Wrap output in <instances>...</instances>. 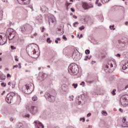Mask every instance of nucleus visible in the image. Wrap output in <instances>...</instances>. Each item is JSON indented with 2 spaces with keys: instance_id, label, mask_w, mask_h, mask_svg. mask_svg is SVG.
Returning <instances> with one entry per match:
<instances>
[{
  "instance_id": "obj_1",
  "label": "nucleus",
  "mask_w": 128,
  "mask_h": 128,
  "mask_svg": "<svg viewBox=\"0 0 128 128\" xmlns=\"http://www.w3.org/2000/svg\"><path fill=\"white\" fill-rule=\"evenodd\" d=\"M68 72L70 74L74 76L78 72V65L74 63L71 64L68 68Z\"/></svg>"
},
{
  "instance_id": "obj_2",
  "label": "nucleus",
  "mask_w": 128,
  "mask_h": 128,
  "mask_svg": "<svg viewBox=\"0 0 128 128\" xmlns=\"http://www.w3.org/2000/svg\"><path fill=\"white\" fill-rule=\"evenodd\" d=\"M33 88L34 86H32V85L28 84L22 86V90L26 94H32Z\"/></svg>"
},
{
  "instance_id": "obj_3",
  "label": "nucleus",
  "mask_w": 128,
  "mask_h": 128,
  "mask_svg": "<svg viewBox=\"0 0 128 128\" xmlns=\"http://www.w3.org/2000/svg\"><path fill=\"white\" fill-rule=\"evenodd\" d=\"M16 31L14 30L12 28H8V30L6 32V34L8 36V40H13L16 34Z\"/></svg>"
},
{
  "instance_id": "obj_4",
  "label": "nucleus",
  "mask_w": 128,
  "mask_h": 128,
  "mask_svg": "<svg viewBox=\"0 0 128 128\" xmlns=\"http://www.w3.org/2000/svg\"><path fill=\"white\" fill-rule=\"evenodd\" d=\"M44 96L48 102H54L56 100V96L54 94H50L48 92H46Z\"/></svg>"
},
{
  "instance_id": "obj_5",
  "label": "nucleus",
  "mask_w": 128,
  "mask_h": 128,
  "mask_svg": "<svg viewBox=\"0 0 128 128\" xmlns=\"http://www.w3.org/2000/svg\"><path fill=\"white\" fill-rule=\"evenodd\" d=\"M8 37L4 33H0V46H4L6 44Z\"/></svg>"
},
{
  "instance_id": "obj_6",
  "label": "nucleus",
  "mask_w": 128,
  "mask_h": 128,
  "mask_svg": "<svg viewBox=\"0 0 128 128\" xmlns=\"http://www.w3.org/2000/svg\"><path fill=\"white\" fill-rule=\"evenodd\" d=\"M120 104L122 106H127L128 104V100L126 96L124 95L120 98Z\"/></svg>"
},
{
  "instance_id": "obj_7",
  "label": "nucleus",
  "mask_w": 128,
  "mask_h": 128,
  "mask_svg": "<svg viewBox=\"0 0 128 128\" xmlns=\"http://www.w3.org/2000/svg\"><path fill=\"white\" fill-rule=\"evenodd\" d=\"M26 110H29L32 114H36L38 112V108L36 106H31L30 108L27 106Z\"/></svg>"
},
{
  "instance_id": "obj_8",
  "label": "nucleus",
  "mask_w": 128,
  "mask_h": 128,
  "mask_svg": "<svg viewBox=\"0 0 128 128\" xmlns=\"http://www.w3.org/2000/svg\"><path fill=\"white\" fill-rule=\"evenodd\" d=\"M72 56L73 58V59L76 62L80 60V58H82V54H80V52H78V51H77V52L76 51H74L73 52Z\"/></svg>"
},
{
  "instance_id": "obj_9",
  "label": "nucleus",
  "mask_w": 128,
  "mask_h": 128,
  "mask_svg": "<svg viewBox=\"0 0 128 128\" xmlns=\"http://www.w3.org/2000/svg\"><path fill=\"white\" fill-rule=\"evenodd\" d=\"M14 96H16L14 93L8 94L6 98V102H8V104H10L12 102V98Z\"/></svg>"
},
{
  "instance_id": "obj_10",
  "label": "nucleus",
  "mask_w": 128,
  "mask_h": 128,
  "mask_svg": "<svg viewBox=\"0 0 128 128\" xmlns=\"http://www.w3.org/2000/svg\"><path fill=\"white\" fill-rule=\"evenodd\" d=\"M48 20L49 22V24H50V22L52 24L54 22H56V18L54 16H52L50 14H48Z\"/></svg>"
},
{
  "instance_id": "obj_11",
  "label": "nucleus",
  "mask_w": 128,
  "mask_h": 128,
  "mask_svg": "<svg viewBox=\"0 0 128 128\" xmlns=\"http://www.w3.org/2000/svg\"><path fill=\"white\" fill-rule=\"evenodd\" d=\"M34 122L35 124V128H44V125L40 121H35Z\"/></svg>"
},
{
  "instance_id": "obj_12",
  "label": "nucleus",
  "mask_w": 128,
  "mask_h": 128,
  "mask_svg": "<svg viewBox=\"0 0 128 128\" xmlns=\"http://www.w3.org/2000/svg\"><path fill=\"white\" fill-rule=\"evenodd\" d=\"M127 48V46L126 44H120V46L118 48V50L120 52H123V50H126Z\"/></svg>"
},
{
  "instance_id": "obj_13",
  "label": "nucleus",
  "mask_w": 128,
  "mask_h": 128,
  "mask_svg": "<svg viewBox=\"0 0 128 128\" xmlns=\"http://www.w3.org/2000/svg\"><path fill=\"white\" fill-rule=\"evenodd\" d=\"M17 1L20 4H29L30 2V0H17Z\"/></svg>"
},
{
  "instance_id": "obj_14",
  "label": "nucleus",
  "mask_w": 128,
  "mask_h": 128,
  "mask_svg": "<svg viewBox=\"0 0 128 128\" xmlns=\"http://www.w3.org/2000/svg\"><path fill=\"white\" fill-rule=\"evenodd\" d=\"M30 54L32 56V58H36V56H34V54H36V49L31 48V50L30 51Z\"/></svg>"
},
{
  "instance_id": "obj_15",
  "label": "nucleus",
  "mask_w": 128,
  "mask_h": 128,
  "mask_svg": "<svg viewBox=\"0 0 128 128\" xmlns=\"http://www.w3.org/2000/svg\"><path fill=\"white\" fill-rule=\"evenodd\" d=\"M46 78H48V74L46 73H43L42 74V76L39 77L38 80H40V82H42V80H44Z\"/></svg>"
},
{
  "instance_id": "obj_16",
  "label": "nucleus",
  "mask_w": 128,
  "mask_h": 128,
  "mask_svg": "<svg viewBox=\"0 0 128 128\" xmlns=\"http://www.w3.org/2000/svg\"><path fill=\"white\" fill-rule=\"evenodd\" d=\"M122 122H123L122 124V128H128V122H126V117L123 118Z\"/></svg>"
},
{
  "instance_id": "obj_17",
  "label": "nucleus",
  "mask_w": 128,
  "mask_h": 128,
  "mask_svg": "<svg viewBox=\"0 0 128 128\" xmlns=\"http://www.w3.org/2000/svg\"><path fill=\"white\" fill-rule=\"evenodd\" d=\"M36 20L38 22L39 24H42V14H39L36 17Z\"/></svg>"
},
{
  "instance_id": "obj_18",
  "label": "nucleus",
  "mask_w": 128,
  "mask_h": 128,
  "mask_svg": "<svg viewBox=\"0 0 128 128\" xmlns=\"http://www.w3.org/2000/svg\"><path fill=\"white\" fill-rule=\"evenodd\" d=\"M62 90L66 92H68V87L66 84H63L62 86Z\"/></svg>"
},
{
  "instance_id": "obj_19",
  "label": "nucleus",
  "mask_w": 128,
  "mask_h": 128,
  "mask_svg": "<svg viewBox=\"0 0 128 128\" xmlns=\"http://www.w3.org/2000/svg\"><path fill=\"white\" fill-rule=\"evenodd\" d=\"M40 10H42V12H48V8H47L46 6H42L40 8Z\"/></svg>"
},
{
  "instance_id": "obj_20",
  "label": "nucleus",
  "mask_w": 128,
  "mask_h": 128,
  "mask_svg": "<svg viewBox=\"0 0 128 128\" xmlns=\"http://www.w3.org/2000/svg\"><path fill=\"white\" fill-rule=\"evenodd\" d=\"M26 30H28V28L26 25L21 26L20 28V30L22 32H24Z\"/></svg>"
},
{
  "instance_id": "obj_21",
  "label": "nucleus",
  "mask_w": 128,
  "mask_h": 128,
  "mask_svg": "<svg viewBox=\"0 0 128 128\" xmlns=\"http://www.w3.org/2000/svg\"><path fill=\"white\" fill-rule=\"evenodd\" d=\"M82 8H84V10H88V8H90L88 4V3H86V2H83Z\"/></svg>"
},
{
  "instance_id": "obj_22",
  "label": "nucleus",
  "mask_w": 128,
  "mask_h": 128,
  "mask_svg": "<svg viewBox=\"0 0 128 128\" xmlns=\"http://www.w3.org/2000/svg\"><path fill=\"white\" fill-rule=\"evenodd\" d=\"M32 100H33V102H36V100H38V96H34L32 97Z\"/></svg>"
},
{
  "instance_id": "obj_23",
  "label": "nucleus",
  "mask_w": 128,
  "mask_h": 128,
  "mask_svg": "<svg viewBox=\"0 0 128 128\" xmlns=\"http://www.w3.org/2000/svg\"><path fill=\"white\" fill-rule=\"evenodd\" d=\"M18 128H24V124H22V123L18 124Z\"/></svg>"
},
{
  "instance_id": "obj_24",
  "label": "nucleus",
  "mask_w": 128,
  "mask_h": 128,
  "mask_svg": "<svg viewBox=\"0 0 128 128\" xmlns=\"http://www.w3.org/2000/svg\"><path fill=\"white\" fill-rule=\"evenodd\" d=\"M0 79L2 80H6L5 75L4 74H1L0 76Z\"/></svg>"
},
{
  "instance_id": "obj_25",
  "label": "nucleus",
  "mask_w": 128,
  "mask_h": 128,
  "mask_svg": "<svg viewBox=\"0 0 128 128\" xmlns=\"http://www.w3.org/2000/svg\"><path fill=\"white\" fill-rule=\"evenodd\" d=\"M78 26V22H76L73 24V26H74V28H76Z\"/></svg>"
},
{
  "instance_id": "obj_26",
  "label": "nucleus",
  "mask_w": 128,
  "mask_h": 128,
  "mask_svg": "<svg viewBox=\"0 0 128 128\" xmlns=\"http://www.w3.org/2000/svg\"><path fill=\"white\" fill-rule=\"evenodd\" d=\"M46 42L48 44H52V40H50V38H47Z\"/></svg>"
},
{
  "instance_id": "obj_27",
  "label": "nucleus",
  "mask_w": 128,
  "mask_h": 128,
  "mask_svg": "<svg viewBox=\"0 0 128 128\" xmlns=\"http://www.w3.org/2000/svg\"><path fill=\"white\" fill-rule=\"evenodd\" d=\"M110 30H116V28H114V25L110 26Z\"/></svg>"
},
{
  "instance_id": "obj_28",
  "label": "nucleus",
  "mask_w": 128,
  "mask_h": 128,
  "mask_svg": "<svg viewBox=\"0 0 128 128\" xmlns=\"http://www.w3.org/2000/svg\"><path fill=\"white\" fill-rule=\"evenodd\" d=\"M65 4L66 6V8H68V6H70V4H72V3H70L66 1Z\"/></svg>"
},
{
  "instance_id": "obj_29",
  "label": "nucleus",
  "mask_w": 128,
  "mask_h": 128,
  "mask_svg": "<svg viewBox=\"0 0 128 128\" xmlns=\"http://www.w3.org/2000/svg\"><path fill=\"white\" fill-rule=\"evenodd\" d=\"M116 90L114 89L113 90L112 92V96H116Z\"/></svg>"
},
{
  "instance_id": "obj_30",
  "label": "nucleus",
  "mask_w": 128,
  "mask_h": 128,
  "mask_svg": "<svg viewBox=\"0 0 128 128\" xmlns=\"http://www.w3.org/2000/svg\"><path fill=\"white\" fill-rule=\"evenodd\" d=\"M102 114H103V116H108V113L104 110H103Z\"/></svg>"
},
{
  "instance_id": "obj_31",
  "label": "nucleus",
  "mask_w": 128,
  "mask_h": 128,
  "mask_svg": "<svg viewBox=\"0 0 128 128\" xmlns=\"http://www.w3.org/2000/svg\"><path fill=\"white\" fill-rule=\"evenodd\" d=\"M102 2L103 4H106V2H110V0H100Z\"/></svg>"
},
{
  "instance_id": "obj_32",
  "label": "nucleus",
  "mask_w": 128,
  "mask_h": 128,
  "mask_svg": "<svg viewBox=\"0 0 128 128\" xmlns=\"http://www.w3.org/2000/svg\"><path fill=\"white\" fill-rule=\"evenodd\" d=\"M2 86H3V88H6V84L5 82H2L1 83Z\"/></svg>"
},
{
  "instance_id": "obj_33",
  "label": "nucleus",
  "mask_w": 128,
  "mask_h": 128,
  "mask_svg": "<svg viewBox=\"0 0 128 128\" xmlns=\"http://www.w3.org/2000/svg\"><path fill=\"white\" fill-rule=\"evenodd\" d=\"M72 86H74V88H78V84H73Z\"/></svg>"
},
{
  "instance_id": "obj_34",
  "label": "nucleus",
  "mask_w": 128,
  "mask_h": 128,
  "mask_svg": "<svg viewBox=\"0 0 128 128\" xmlns=\"http://www.w3.org/2000/svg\"><path fill=\"white\" fill-rule=\"evenodd\" d=\"M80 85L82 86H86V83L83 81L80 84Z\"/></svg>"
},
{
  "instance_id": "obj_35",
  "label": "nucleus",
  "mask_w": 128,
  "mask_h": 128,
  "mask_svg": "<svg viewBox=\"0 0 128 128\" xmlns=\"http://www.w3.org/2000/svg\"><path fill=\"white\" fill-rule=\"evenodd\" d=\"M84 28H85V27H84V26H82L81 27H80V28H79V30H84Z\"/></svg>"
},
{
  "instance_id": "obj_36",
  "label": "nucleus",
  "mask_w": 128,
  "mask_h": 128,
  "mask_svg": "<svg viewBox=\"0 0 128 128\" xmlns=\"http://www.w3.org/2000/svg\"><path fill=\"white\" fill-rule=\"evenodd\" d=\"M90 50H86V51H85V54H90Z\"/></svg>"
},
{
  "instance_id": "obj_37",
  "label": "nucleus",
  "mask_w": 128,
  "mask_h": 128,
  "mask_svg": "<svg viewBox=\"0 0 128 128\" xmlns=\"http://www.w3.org/2000/svg\"><path fill=\"white\" fill-rule=\"evenodd\" d=\"M16 86V82H12V88H14Z\"/></svg>"
},
{
  "instance_id": "obj_38",
  "label": "nucleus",
  "mask_w": 128,
  "mask_h": 128,
  "mask_svg": "<svg viewBox=\"0 0 128 128\" xmlns=\"http://www.w3.org/2000/svg\"><path fill=\"white\" fill-rule=\"evenodd\" d=\"M38 36V33L36 32L34 34H33L32 36H31V38H34V36Z\"/></svg>"
},
{
  "instance_id": "obj_39",
  "label": "nucleus",
  "mask_w": 128,
  "mask_h": 128,
  "mask_svg": "<svg viewBox=\"0 0 128 128\" xmlns=\"http://www.w3.org/2000/svg\"><path fill=\"white\" fill-rule=\"evenodd\" d=\"M80 121L82 120V122H86V118H80Z\"/></svg>"
},
{
  "instance_id": "obj_40",
  "label": "nucleus",
  "mask_w": 128,
  "mask_h": 128,
  "mask_svg": "<svg viewBox=\"0 0 128 128\" xmlns=\"http://www.w3.org/2000/svg\"><path fill=\"white\" fill-rule=\"evenodd\" d=\"M108 65H106L104 66V70H105V72H106V69L108 68Z\"/></svg>"
},
{
  "instance_id": "obj_41",
  "label": "nucleus",
  "mask_w": 128,
  "mask_h": 128,
  "mask_svg": "<svg viewBox=\"0 0 128 128\" xmlns=\"http://www.w3.org/2000/svg\"><path fill=\"white\" fill-rule=\"evenodd\" d=\"M62 38L63 40H68V38H66V36L64 35H63Z\"/></svg>"
},
{
  "instance_id": "obj_42",
  "label": "nucleus",
  "mask_w": 128,
  "mask_h": 128,
  "mask_svg": "<svg viewBox=\"0 0 128 128\" xmlns=\"http://www.w3.org/2000/svg\"><path fill=\"white\" fill-rule=\"evenodd\" d=\"M10 48H11V50H16V47H14V46H11Z\"/></svg>"
},
{
  "instance_id": "obj_43",
  "label": "nucleus",
  "mask_w": 128,
  "mask_h": 128,
  "mask_svg": "<svg viewBox=\"0 0 128 128\" xmlns=\"http://www.w3.org/2000/svg\"><path fill=\"white\" fill-rule=\"evenodd\" d=\"M30 114H26L24 115V118H30Z\"/></svg>"
},
{
  "instance_id": "obj_44",
  "label": "nucleus",
  "mask_w": 128,
  "mask_h": 128,
  "mask_svg": "<svg viewBox=\"0 0 128 128\" xmlns=\"http://www.w3.org/2000/svg\"><path fill=\"white\" fill-rule=\"evenodd\" d=\"M69 98L70 100H74V96L72 95L71 96H70Z\"/></svg>"
},
{
  "instance_id": "obj_45",
  "label": "nucleus",
  "mask_w": 128,
  "mask_h": 128,
  "mask_svg": "<svg viewBox=\"0 0 128 128\" xmlns=\"http://www.w3.org/2000/svg\"><path fill=\"white\" fill-rule=\"evenodd\" d=\"M18 68V65H15V66H13V70L14 69V68Z\"/></svg>"
},
{
  "instance_id": "obj_46",
  "label": "nucleus",
  "mask_w": 128,
  "mask_h": 128,
  "mask_svg": "<svg viewBox=\"0 0 128 128\" xmlns=\"http://www.w3.org/2000/svg\"><path fill=\"white\" fill-rule=\"evenodd\" d=\"M116 56L117 58H120V54H116Z\"/></svg>"
},
{
  "instance_id": "obj_47",
  "label": "nucleus",
  "mask_w": 128,
  "mask_h": 128,
  "mask_svg": "<svg viewBox=\"0 0 128 128\" xmlns=\"http://www.w3.org/2000/svg\"><path fill=\"white\" fill-rule=\"evenodd\" d=\"M90 116H92V114L89 112L88 114H87L86 116H88V118H90Z\"/></svg>"
},
{
  "instance_id": "obj_48",
  "label": "nucleus",
  "mask_w": 128,
  "mask_h": 128,
  "mask_svg": "<svg viewBox=\"0 0 128 128\" xmlns=\"http://www.w3.org/2000/svg\"><path fill=\"white\" fill-rule=\"evenodd\" d=\"M88 56H87L84 58V60H88Z\"/></svg>"
},
{
  "instance_id": "obj_49",
  "label": "nucleus",
  "mask_w": 128,
  "mask_h": 128,
  "mask_svg": "<svg viewBox=\"0 0 128 128\" xmlns=\"http://www.w3.org/2000/svg\"><path fill=\"white\" fill-rule=\"evenodd\" d=\"M119 8H120V10H124V6H120L119 7Z\"/></svg>"
},
{
  "instance_id": "obj_50",
  "label": "nucleus",
  "mask_w": 128,
  "mask_h": 128,
  "mask_svg": "<svg viewBox=\"0 0 128 128\" xmlns=\"http://www.w3.org/2000/svg\"><path fill=\"white\" fill-rule=\"evenodd\" d=\"M11 76H10V74H7V76H6L7 78H11Z\"/></svg>"
},
{
  "instance_id": "obj_51",
  "label": "nucleus",
  "mask_w": 128,
  "mask_h": 128,
  "mask_svg": "<svg viewBox=\"0 0 128 128\" xmlns=\"http://www.w3.org/2000/svg\"><path fill=\"white\" fill-rule=\"evenodd\" d=\"M96 4H98V6H102V3H97Z\"/></svg>"
},
{
  "instance_id": "obj_52",
  "label": "nucleus",
  "mask_w": 128,
  "mask_h": 128,
  "mask_svg": "<svg viewBox=\"0 0 128 128\" xmlns=\"http://www.w3.org/2000/svg\"><path fill=\"white\" fill-rule=\"evenodd\" d=\"M57 32H62V29L60 28H58V30H57Z\"/></svg>"
},
{
  "instance_id": "obj_53",
  "label": "nucleus",
  "mask_w": 128,
  "mask_h": 128,
  "mask_svg": "<svg viewBox=\"0 0 128 128\" xmlns=\"http://www.w3.org/2000/svg\"><path fill=\"white\" fill-rule=\"evenodd\" d=\"M70 10L72 12H74V9L73 8H70Z\"/></svg>"
},
{
  "instance_id": "obj_54",
  "label": "nucleus",
  "mask_w": 128,
  "mask_h": 128,
  "mask_svg": "<svg viewBox=\"0 0 128 128\" xmlns=\"http://www.w3.org/2000/svg\"><path fill=\"white\" fill-rule=\"evenodd\" d=\"M15 60H16V62L18 61V58H16V56H15Z\"/></svg>"
},
{
  "instance_id": "obj_55",
  "label": "nucleus",
  "mask_w": 128,
  "mask_h": 128,
  "mask_svg": "<svg viewBox=\"0 0 128 128\" xmlns=\"http://www.w3.org/2000/svg\"><path fill=\"white\" fill-rule=\"evenodd\" d=\"M4 94H6V91H3V92L2 93V96H4Z\"/></svg>"
},
{
  "instance_id": "obj_56",
  "label": "nucleus",
  "mask_w": 128,
  "mask_h": 128,
  "mask_svg": "<svg viewBox=\"0 0 128 128\" xmlns=\"http://www.w3.org/2000/svg\"><path fill=\"white\" fill-rule=\"evenodd\" d=\"M92 94L94 96H96V93L94 92H92Z\"/></svg>"
},
{
  "instance_id": "obj_57",
  "label": "nucleus",
  "mask_w": 128,
  "mask_h": 128,
  "mask_svg": "<svg viewBox=\"0 0 128 128\" xmlns=\"http://www.w3.org/2000/svg\"><path fill=\"white\" fill-rule=\"evenodd\" d=\"M110 68H114V65L110 63Z\"/></svg>"
},
{
  "instance_id": "obj_58",
  "label": "nucleus",
  "mask_w": 128,
  "mask_h": 128,
  "mask_svg": "<svg viewBox=\"0 0 128 128\" xmlns=\"http://www.w3.org/2000/svg\"><path fill=\"white\" fill-rule=\"evenodd\" d=\"M119 112H122V108H120L119 109Z\"/></svg>"
},
{
  "instance_id": "obj_59",
  "label": "nucleus",
  "mask_w": 128,
  "mask_h": 128,
  "mask_svg": "<svg viewBox=\"0 0 128 128\" xmlns=\"http://www.w3.org/2000/svg\"><path fill=\"white\" fill-rule=\"evenodd\" d=\"M10 122H14V118H10Z\"/></svg>"
},
{
  "instance_id": "obj_60",
  "label": "nucleus",
  "mask_w": 128,
  "mask_h": 128,
  "mask_svg": "<svg viewBox=\"0 0 128 128\" xmlns=\"http://www.w3.org/2000/svg\"><path fill=\"white\" fill-rule=\"evenodd\" d=\"M73 18H76V19L78 18V17L74 15L73 16Z\"/></svg>"
},
{
  "instance_id": "obj_61",
  "label": "nucleus",
  "mask_w": 128,
  "mask_h": 128,
  "mask_svg": "<svg viewBox=\"0 0 128 128\" xmlns=\"http://www.w3.org/2000/svg\"><path fill=\"white\" fill-rule=\"evenodd\" d=\"M30 8H31V10H32V12H34V8H32V6H30Z\"/></svg>"
},
{
  "instance_id": "obj_62",
  "label": "nucleus",
  "mask_w": 128,
  "mask_h": 128,
  "mask_svg": "<svg viewBox=\"0 0 128 128\" xmlns=\"http://www.w3.org/2000/svg\"><path fill=\"white\" fill-rule=\"evenodd\" d=\"M9 24H10V26H12V24H12V22H10Z\"/></svg>"
},
{
  "instance_id": "obj_63",
  "label": "nucleus",
  "mask_w": 128,
  "mask_h": 128,
  "mask_svg": "<svg viewBox=\"0 0 128 128\" xmlns=\"http://www.w3.org/2000/svg\"><path fill=\"white\" fill-rule=\"evenodd\" d=\"M128 22H125V26H128Z\"/></svg>"
},
{
  "instance_id": "obj_64",
  "label": "nucleus",
  "mask_w": 128,
  "mask_h": 128,
  "mask_svg": "<svg viewBox=\"0 0 128 128\" xmlns=\"http://www.w3.org/2000/svg\"><path fill=\"white\" fill-rule=\"evenodd\" d=\"M56 40H60V38H56Z\"/></svg>"
}]
</instances>
